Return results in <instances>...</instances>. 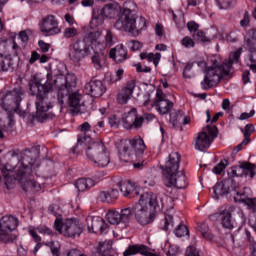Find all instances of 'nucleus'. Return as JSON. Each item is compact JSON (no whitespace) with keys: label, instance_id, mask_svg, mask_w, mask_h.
<instances>
[{"label":"nucleus","instance_id":"25","mask_svg":"<svg viewBox=\"0 0 256 256\" xmlns=\"http://www.w3.org/2000/svg\"><path fill=\"white\" fill-rule=\"evenodd\" d=\"M247 191H249V188H244L243 191L236 192L234 201L235 203H244L248 211H251V213H256V197H249V195H247Z\"/></svg>","mask_w":256,"mask_h":256},{"label":"nucleus","instance_id":"57","mask_svg":"<svg viewBox=\"0 0 256 256\" xmlns=\"http://www.w3.org/2000/svg\"><path fill=\"white\" fill-rule=\"evenodd\" d=\"M183 47H186L187 49H190V47H195V42L193 41V39H191V37H184L181 41Z\"/></svg>","mask_w":256,"mask_h":256},{"label":"nucleus","instance_id":"22","mask_svg":"<svg viewBox=\"0 0 256 256\" xmlns=\"http://www.w3.org/2000/svg\"><path fill=\"white\" fill-rule=\"evenodd\" d=\"M124 129H141L143 127V116L137 115V109L132 108L122 116Z\"/></svg>","mask_w":256,"mask_h":256},{"label":"nucleus","instance_id":"36","mask_svg":"<svg viewBox=\"0 0 256 256\" xmlns=\"http://www.w3.org/2000/svg\"><path fill=\"white\" fill-rule=\"evenodd\" d=\"M104 17H108L109 19H113V17H115V15H117V4H106L102 10H101V14Z\"/></svg>","mask_w":256,"mask_h":256},{"label":"nucleus","instance_id":"30","mask_svg":"<svg viewBox=\"0 0 256 256\" xmlns=\"http://www.w3.org/2000/svg\"><path fill=\"white\" fill-rule=\"evenodd\" d=\"M110 59H114L117 63H123L127 60V49L123 44L117 45L115 48H112L109 52Z\"/></svg>","mask_w":256,"mask_h":256},{"label":"nucleus","instance_id":"14","mask_svg":"<svg viewBox=\"0 0 256 256\" xmlns=\"http://www.w3.org/2000/svg\"><path fill=\"white\" fill-rule=\"evenodd\" d=\"M40 31L46 37H54L61 33V27L59 26V20L53 14L46 15L40 22Z\"/></svg>","mask_w":256,"mask_h":256},{"label":"nucleus","instance_id":"11","mask_svg":"<svg viewBox=\"0 0 256 256\" xmlns=\"http://www.w3.org/2000/svg\"><path fill=\"white\" fill-rule=\"evenodd\" d=\"M129 144L131 148L124 146L122 149L119 150V157L120 161L123 163H129L131 161V155L133 153L136 155H143L145 153V149H147V146L145 145V141L141 136H135L132 139L129 140Z\"/></svg>","mask_w":256,"mask_h":256},{"label":"nucleus","instance_id":"49","mask_svg":"<svg viewBox=\"0 0 256 256\" xmlns=\"http://www.w3.org/2000/svg\"><path fill=\"white\" fill-rule=\"evenodd\" d=\"M249 51H250V58H249L250 63L248 64V66L251 69V71H253V73H256V48H252Z\"/></svg>","mask_w":256,"mask_h":256},{"label":"nucleus","instance_id":"5","mask_svg":"<svg viewBox=\"0 0 256 256\" xmlns=\"http://www.w3.org/2000/svg\"><path fill=\"white\" fill-rule=\"evenodd\" d=\"M99 37V33H87L83 39L79 38L75 42L72 43L70 47V59L74 61V63H79L85 57H89L91 55V51L95 52V42Z\"/></svg>","mask_w":256,"mask_h":256},{"label":"nucleus","instance_id":"45","mask_svg":"<svg viewBox=\"0 0 256 256\" xmlns=\"http://www.w3.org/2000/svg\"><path fill=\"white\" fill-rule=\"evenodd\" d=\"M216 5L219 9H231L237 5V0H216Z\"/></svg>","mask_w":256,"mask_h":256},{"label":"nucleus","instance_id":"53","mask_svg":"<svg viewBox=\"0 0 256 256\" xmlns=\"http://www.w3.org/2000/svg\"><path fill=\"white\" fill-rule=\"evenodd\" d=\"M76 35H77V28L68 27L64 29L63 37L65 39H72V37H75Z\"/></svg>","mask_w":256,"mask_h":256},{"label":"nucleus","instance_id":"21","mask_svg":"<svg viewBox=\"0 0 256 256\" xmlns=\"http://www.w3.org/2000/svg\"><path fill=\"white\" fill-rule=\"evenodd\" d=\"M179 163H181V155L177 152H173L168 156L162 171L164 178L174 177L175 173H179Z\"/></svg>","mask_w":256,"mask_h":256},{"label":"nucleus","instance_id":"17","mask_svg":"<svg viewBox=\"0 0 256 256\" xmlns=\"http://www.w3.org/2000/svg\"><path fill=\"white\" fill-rule=\"evenodd\" d=\"M22 100L23 89H21V87H17L3 95L0 100V105L4 111H7L9 107H13V105L19 107Z\"/></svg>","mask_w":256,"mask_h":256},{"label":"nucleus","instance_id":"59","mask_svg":"<svg viewBox=\"0 0 256 256\" xmlns=\"http://www.w3.org/2000/svg\"><path fill=\"white\" fill-rule=\"evenodd\" d=\"M29 35H31V31L25 30L19 33V39L22 43H27L29 41Z\"/></svg>","mask_w":256,"mask_h":256},{"label":"nucleus","instance_id":"47","mask_svg":"<svg viewBox=\"0 0 256 256\" xmlns=\"http://www.w3.org/2000/svg\"><path fill=\"white\" fill-rule=\"evenodd\" d=\"M244 237L249 241L250 244V252L252 256H256V241H253V237H251V232L249 230H244Z\"/></svg>","mask_w":256,"mask_h":256},{"label":"nucleus","instance_id":"28","mask_svg":"<svg viewBox=\"0 0 256 256\" xmlns=\"http://www.w3.org/2000/svg\"><path fill=\"white\" fill-rule=\"evenodd\" d=\"M69 109L72 115H77V113H81V107H83V103H81L82 96L78 92H73L69 95Z\"/></svg>","mask_w":256,"mask_h":256},{"label":"nucleus","instance_id":"27","mask_svg":"<svg viewBox=\"0 0 256 256\" xmlns=\"http://www.w3.org/2000/svg\"><path fill=\"white\" fill-rule=\"evenodd\" d=\"M118 187L124 197H135V195H139V186L129 180L118 183Z\"/></svg>","mask_w":256,"mask_h":256},{"label":"nucleus","instance_id":"15","mask_svg":"<svg viewBox=\"0 0 256 256\" xmlns=\"http://www.w3.org/2000/svg\"><path fill=\"white\" fill-rule=\"evenodd\" d=\"M212 221L215 219L221 220V225L224 229H235L236 223L233 220V206L224 205L222 206L218 212L210 216Z\"/></svg>","mask_w":256,"mask_h":256},{"label":"nucleus","instance_id":"1","mask_svg":"<svg viewBox=\"0 0 256 256\" xmlns=\"http://www.w3.org/2000/svg\"><path fill=\"white\" fill-rule=\"evenodd\" d=\"M241 53H243V48H238L235 52H231L229 59L224 60L222 64L218 56H210L208 62H205V60L195 61L194 64L205 73L201 88L204 91L212 89V87H216L221 82L223 77L231 75L233 73V65L239 63Z\"/></svg>","mask_w":256,"mask_h":256},{"label":"nucleus","instance_id":"13","mask_svg":"<svg viewBox=\"0 0 256 256\" xmlns=\"http://www.w3.org/2000/svg\"><path fill=\"white\" fill-rule=\"evenodd\" d=\"M19 227V219L15 216L7 215L0 219V241L9 243L15 239L13 231Z\"/></svg>","mask_w":256,"mask_h":256},{"label":"nucleus","instance_id":"63","mask_svg":"<svg viewBox=\"0 0 256 256\" xmlns=\"http://www.w3.org/2000/svg\"><path fill=\"white\" fill-rule=\"evenodd\" d=\"M250 19H249V12H245L244 18L240 21L241 27H249Z\"/></svg>","mask_w":256,"mask_h":256},{"label":"nucleus","instance_id":"48","mask_svg":"<svg viewBox=\"0 0 256 256\" xmlns=\"http://www.w3.org/2000/svg\"><path fill=\"white\" fill-rule=\"evenodd\" d=\"M193 38L196 41H199L200 43H210L211 42V38L207 37V35L203 31H197L195 34H193Z\"/></svg>","mask_w":256,"mask_h":256},{"label":"nucleus","instance_id":"50","mask_svg":"<svg viewBox=\"0 0 256 256\" xmlns=\"http://www.w3.org/2000/svg\"><path fill=\"white\" fill-rule=\"evenodd\" d=\"M174 234L176 235V237H185V235H189V229L186 225L180 224L174 230Z\"/></svg>","mask_w":256,"mask_h":256},{"label":"nucleus","instance_id":"46","mask_svg":"<svg viewBox=\"0 0 256 256\" xmlns=\"http://www.w3.org/2000/svg\"><path fill=\"white\" fill-rule=\"evenodd\" d=\"M12 67L11 59L0 58V75L7 73Z\"/></svg>","mask_w":256,"mask_h":256},{"label":"nucleus","instance_id":"39","mask_svg":"<svg viewBox=\"0 0 256 256\" xmlns=\"http://www.w3.org/2000/svg\"><path fill=\"white\" fill-rule=\"evenodd\" d=\"M105 23V18L102 14H98L97 10H94L92 13V19L90 21L91 29H97V27H101Z\"/></svg>","mask_w":256,"mask_h":256},{"label":"nucleus","instance_id":"26","mask_svg":"<svg viewBox=\"0 0 256 256\" xmlns=\"http://www.w3.org/2000/svg\"><path fill=\"white\" fill-rule=\"evenodd\" d=\"M136 83L135 80H130L127 82L126 86L118 94V102L121 105L128 103L129 99L133 97V91H135Z\"/></svg>","mask_w":256,"mask_h":256},{"label":"nucleus","instance_id":"19","mask_svg":"<svg viewBox=\"0 0 256 256\" xmlns=\"http://www.w3.org/2000/svg\"><path fill=\"white\" fill-rule=\"evenodd\" d=\"M86 222L89 233L107 235L109 232V225H107L105 220L99 216H88Z\"/></svg>","mask_w":256,"mask_h":256},{"label":"nucleus","instance_id":"10","mask_svg":"<svg viewBox=\"0 0 256 256\" xmlns=\"http://www.w3.org/2000/svg\"><path fill=\"white\" fill-rule=\"evenodd\" d=\"M92 33H98L99 37L94 42V53H98L99 55H107L109 53V49L116 45L118 39L115 33L111 28H107L104 34V40L101 41V37L103 32L101 30L92 31Z\"/></svg>","mask_w":256,"mask_h":256},{"label":"nucleus","instance_id":"8","mask_svg":"<svg viewBox=\"0 0 256 256\" xmlns=\"http://www.w3.org/2000/svg\"><path fill=\"white\" fill-rule=\"evenodd\" d=\"M86 157L97 167H107L111 163V155L102 142L91 143L86 149Z\"/></svg>","mask_w":256,"mask_h":256},{"label":"nucleus","instance_id":"58","mask_svg":"<svg viewBox=\"0 0 256 256\" xmlns=\"http://www.w3.org/2000/svg\"><path fill=\"white\" fill-rule=\"evenodd\" d=\"M9 45L12 49V55H14V57H17V55H19V45L17 44V42H15V40L8 42V46Z\"/></svg>","mask_w":256,"mask_h":256},{"label":"nucleus","instance_id":"37","mask_svg":"<svg viewBox=\"0 0 256 256\" xmlns=\"http://www.w3.org/2000/svg\"><path fill=\"white\" fill-rule=\"evenodd\" d=\"M140 58L142 60H147L148 63H154L155 67L159 65V62L161 61V53H147V52H142L140 53Z\"/></svg>","mask_w":256,"mask_h":256},{"label":"nucleus","instance_id":"60","mask_svg":"<svg viewBox=\"0 0 256 256\" xmlns=\"http://www.w3.org/2000/svg\"><path fill=\"white\" fill-rule=\"evenodd\" d=\"M193 65H195V62L193 63H188L183 71V77H185V79H191V74H189V71H191V69H193Z\"/></svg>","mask_w":256,"mask_h":256},{"label":"nucleus","instance_id":"20","mask_svg":"<svg viewBox=\"0 0 256 256\" xmlns=\"http://www.w3.org/2000/svg\"><path fill=\"white\" fill-rule=\"evenodd\" d=\"M231 174L233 177H248L253 179L256 175V165L251 162H239V165L231 168Z\"/></svg>","mask_w":256,"mask_h":256},{"label":"nucleus","instance_id":"55","mask_svg":"<svg viewBox=\"0 0 256 256\" xmlns=\"http://www.w3.org/2000/svg\"><path fill=\"white\" fill-rule=\"evenodd\" d=\"M128 47L132 51H141V49H143V44L139 41L132 40L128 43Z\"/></svg>","mask_w":256,"mask_h":256},{"label":"nucleus","instance_id":"42","mask_svg":"<svg viewBox=\"0 0 256 256\" xmlns=\"http://www.w3.org/2000/svg\"><path fill=\"white\" fill-rule=\"evenodd\" d=\"M242 133H243V136L245 137V139L243 140V143L245 145H248V143L251 141L250 139L251 135L255 133V126H253V124H247L244 130H242Z\"/></svg>","mask_w":256,"mask_h":256},{"label":"nucleus","instance_id":"56","mask_svg":"<svg viewBox=\"0 0 256 256\" xmlns=\"http://www.w3.org/2000/svg\"><path fill=\"white\" fill-rule=\"evenodd\" d=\"M181 117V114H178L177 112L170 113V123L173 125V127H177Z\"/></svg>","mask_w":256,"mask_h":256},{"label":"nucleus","instance_id":"38","mask_svg":"<svg viewBox=\"0 0 256 256\" xmlns=\"http://www.w3.org/2000/svg\"><path fill=\"white\" fill-rule=\"evenodd\" d=\"M79 129L81 131V133H84L82 136H78V145H83V143H85V141H87L88 139H90L89 137H87V133H90L91 131V124H89V122H84L83 124H81L79 126Z\"/></svg>","mask_w":256,"mask_h":256},{"label":"nucleus","instance_id":"6","mask_svg":"<svg viewBox=\"0 0 256 256\" xmlns=\"http://www.w3.org/2000/svg\"><path fill=\"white\" fill-rule=\"evenodd\" d=\"M135 9H137L135 1L126 0L123 4L122 14L114 25L115 29L126 33H135L137 31V20L133 15Z\"/></svg>","mask_w":256,"mask_h":256},{"label":"nucleus","instance_id":"2","mask_svg":"<svg viewBox=\"0 0 256 256\" xmlns=\"http://www.w3.org/2000/svg\"><path fill=\"white\" fill-rule=\"evenodd\" d=\"M0 173L4 177V183L7 189H13L17 183H20L24 191H32L34 193L41 191V184L35 180H30L31 175H33V163L27 156L18 161L15 166L11 163H7L4 166L1 165Z\"/></svg>","mask_w":256,"mask_h":256},{"label":"nucleus","instance_id":"3","mask_svg":"<svg viewBox=\"0 0 256 256\" xmlns=\"http://www.w3.org/2000/svg\"><path fill=\"white\" fill-rule=\"evenodd\" d=\"M157 207H159L157 195L153 192H146L141 194L136 206L130 209L140 225H149V223H153V213Z\"/></svg>","mask_w":256,"mask_h":256},{"label":"nucleus","instance_id":"23","mask_svg":"<svg viewBox=\"0 0 256 256\" xmlns=\"http://www.w3.org/2000/svg\"><path fill=\"white\" fill-rule=\"evenodd\" d=\"M165 187H176V189H185L187 187V176L183 172H176L174 176L164 178Z\"/></svg>","mask_w":256,"mask_h":256},{"label":"nucleus","instance_id":"44","mask_svg":"<svg viewBox=\"0 0 256 256\" xmlns=\"http://www.w3.org/2000/svg\"><path fill=\"white\" fill-rule=\"evenodd\" d=\"M0 57L1 59H9V41L0 40Z\"/></svg>","mask_w":256,"mask_h":256},{"label":"nucleus","instance_id":"62","mask_svg":"<svg viewBox=\"0 0 256 256\" xmlns=\"http://www.w3.org/2000/svg\"><path fill=\"white\" fill-rule=\"evenodd\" d=\"M186 256H199V251L195 246H189L186 250Z\"/></svg>","mask_w":256,"mask_h":256},{"label":"nucleus","instance_id":"18","mask_svg":"<svg viewBox=\"0 0 256 256\" xmlns=\"http://www.w3.org/2000/svg\"><path fill=\"white\" fill-rule=\"evenodd\" d=\"M131 215H133L131 208H125L121 213L117 210H110L106 214V219L111 225H119V223H123L124 227H127V224L131 219Z\"/></svg>","mask_w":256,"mask_h":256},{"label":"nucleus","instance_id":"52","mask_svg":"<svg viewBox=\"0 0 256 256\" xmlns=\"http://www.w3.org/2000/svg\"><path fill=\"white\" fill-rule=\"evenodd\" d=\"M228 165H229V161L227 160L221 161L218 165H216L213 168V171L216 173V175H221V173L225 171Z\"/></svg>","mask_w":256,"mask_h":256},{"label":"nucleus","instance_id":"33","mask_svg":"<svg viewBox=\"0 0 256 256\" xmlns=\"http://www.w3.org/2000/svg\"><path fill=\"white\" fill-rule=\"evenodd\" d=\"M74 185L79 192H83L87 191V189L95 187V180L91 178H80L75 182Z\"/></svg>","mask_w":256,"mask_h":256},{"label":"nucleus","instance_id":"24","mask_svg":"<svg viewBox=\"0 0 256 256\" xmlns=\"http://www.w3.org/2000/svg\"><path fill=\"white\" fill-rule=\"evenodd\" d=\"M84 91L87 95H90L91 97H102L107 91V88H105L103 81L91 80L90 82L85 84Z\"/></svg>","mask_w":256,"mask_h":256},{"label":"nucleus","instance_id":"29","mask_svg":"<svg viewBox=\"0 0 256 256\" xmlns=\"http://www.w3.org/2000/svg\"><path fill=\"white\" fill-rule=\"evenodd\" d=\"M37 232L41 233V235H53V231L47 226H38L37 228L29 226L28 233L35 243H41V236L37 235Z\"/></svg>","mask_w":256,"mask_h":256},{"label":"nucleus","instance_id":"61","mask_svg":"<svg viewBox=\"0 0 256 256\" xmlns=\"http://www.w3.org/2000/svg\"><path fill=\"white\" fill-rule=\"evenodd\" d=\"M38 45H39L42 53H47L49 51V49H51V44H48L43 40H39Z\"/></svg>","mask_w":256,"mask_h":256},{"label":"nucleus","instance_id":"40","mask_svg":"<svg viewBox=\"0 0 256 256\" xmlns=\"http://www.w3.org/2000/svg\"><path fill=\"white\" fill-rule=\"evenodd\" d=\"M113 247V244L111 241H104V242H99L98 244V253L103 256H111V249Z\"/></svg>","mask_w":256,"mask_h":256},{"label":"nucleus","instance_id":"64","mask_svg":"<svg viewBox=\"0 0 256 256\" xmlns=\"http://www.w3.org/2000/svg\"><path fill=\"white\" fill-rule=\"evenodd\" d=\"M179 253V247L177 245H172L168 249V256H177Z\"/></svg>","mask_w":256,"mask_h":256},{"label":"nucleus","instance_id":"12","mask_svg":"<svg viewBox=\"0 0 256 256\" xmlns=\"http://www.w3.org/2000/svg\"><path fill=\"white\" fill-rule=\"evenodd\" d=\"M219 133V129L215 125H207V127L197 134L195 139V149L197 151H207L209 147H211V143H213V139L217 137Z\"/></svg>","mask_w":256,"mask_h":256},{"label":"nucleus","instance_id":"31","mask_svg":"<svg viewBox=\"0 0 256 256\" xmlns=\"http://www.w3.org/2000/svg\"><path fill=\"white\" fill-rule=\"evenodd\" d=\"M119 197V190L110 189L108 191H102L99 193L98 199L102 203H113V201H117Z\"/></svg>","mask_w":256,"mask_h":256},{"label":"nucleus","instance_id":"32","mask_svg":"<svg viewBox=\"0 0 256 256\" xmlns=\"http://www.w3.org/2000/svg\"><path fill=\"white\" fill-rule=\"evenodd\" d=\"M213 193L214 199H219V197H223V195L231 193V188H229V184H227V182H220L213 187Z\"/></svg>","mask_w":256,"mask_h":256},{"label":"nucleus","instance_id":"4","mask_svg":"<svg viewBox=\"0 0 256 256\" xmlns=\"http://www.w3.org/2000/svg\"><path fill=\"white\" fill-rule=\"evenodd\" d=\"M32 95H36V117L39 121L47 119V111L53 108L51 100L47 97L53 91V84L47 81L45 84H35L30 87Z\"/></svg>","mask_w":256,"mask_h":256},{"label":"nucleus","instance_id":"16","mask_svg":"<svg viewBox=\"0 0 256 256\" xmlns=\"http://www.w3.org/2000/svg\"><path fill=\"white\" fill-rule=\"evenodd\" d=\"M173 105V102L167 99V95L163 93V90H156L155 99L151 103V107H154L159 115H167L173 109Z\"/></svg>","mask_w":256,"mask_h":256},{"label":"nucleus","instance_id":"54","mask_svg":"<svg viewBox=\"0 0 256 256\" xmlns=\"http://www.w3.org/2000/svg\"><path fill=\"white\" fill-rule=\"evenodd\" d=\"M105 54H99L94 52V56H92V63L95 69H101V57H104Z\"/></svg>","mask_w":256,"mask_h":256},{"label":"nucleus","instance_id":"9","mask_svg":"<svg viewBox=\"0 0 256 256\" xmlns=\"http://www.w3.org/2000/svg\"><path fill=\"white\" fill-rule=\"evenodd\" d=\"M54 227L60 235L64 237H69L75 239V237H80L83 233V224L78 219H59L56 218L54 222Z\"/></svg>","mask_w":256,"mask_h":256},{"label":"nucleus","instance_id":"43","mask_svg":"<svg viewBox=\"0 0 256 256\" xmlns=\"http://www.w3.org/2000/svg\"><path fill=\"white\" fill-rule=\"evenodd\" d=\"M173 21L176 23L178 29H185V15L183 12H178V14L172 12Z\"/></svg>","mask_w":256,"mask_h":256},{"label":"nucleus","instance_id":"51","mask_svg":"<svg viewBox=\"0 0 256 256\" xmlns=\"http://www.w3.org/2000/svg\"><path fill=\"white\" fill-rule=\"evenodd\" d=\"M163 231H169V229H173V216L166 215L163 220Z\"/></svg>","mask_w":256,"mask_h":256},{"label":"nucleus","instance_id":"41","mask_svg":"<svg viewBox=\"0 0 256 256\" xmlns=\"http://www.w3.org/2000/svg\"><path fill=\"white\" fill-rule=\"evenodd\" d=\"M198 231L201 233L203 239H206L207 241H213L215 236L213 233H211V230H209V226L207 224H201L198 227Z\"/></svg>","mask_w":256,"mask_h":256},{"label":"nucleus","instance_id":"35","mask_svg":"<svg viewBox=\"0 0 256 256\" xmlns=\"http://www.w3.org/2000/svg\"><path fill=\"white\" fill-rule=\"evenodd\" d=\"M244 44L250 49H256V29H251L244 37Z\"/></svg>","mask_w":256,"mask_h":256},{"label":"nucleus","instance_id":"34","mask_svg":"<svg viewBox=\"0 0 256 256\" xmlns=\"http://www.w3.org/2000/svg\"><path fill=\"white\" fill-rule=\"evenodd\" d=\"M137 253H140L141 255H148L147 247L145 245H132L129 246L125 251L123 256H131V255H137Z\"/></svg>","mask_w":256,"mask_h":256},{"label":"nucleus","instance_id":"7","mask_svg":"<svg viewBox=\"0 0 256 256\" xmlns=\"http://www.w3.org/2000/svg\"><path fill=\"white\" fill-rule=\"evenodd\" d=\"M52 86L58 89V103L63 107L69 91H73L77 87V76L71 73L66 76L60 74L55 77L54 85Z\"/></svg>","mask_w":256,"mask_h":256}]
</instances>
